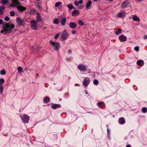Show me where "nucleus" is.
<instances>
[{
  "label": "nucleus",
  "instance_id": "1",
  "mask_svg": "<svg viewBox=\"0 0 147 147\" xmlns=\"http://www.w3.org/2000/svg\"><path fill=\"white\" fill-rule=\"evenodd\" d=\"M3 24L4 26L5 34L11 33L12 30V29L14 28L15 26L13 24H10L6 22H3Z\"/></svg>",
  "mask_w": 147,
  "mask_h": 147
},
{
  "label": "nucleus",
  "instance_id": "2",
  "mask_svg": "<svg viewBox=\"0 0 147 147\" xmlns=\"http://www.w3.org/2000/svg\"><path fill=\"white\" fill-rule=\"evenodd\" d=\"M12 3L11 6L14 7L17 6V9L20 11H22L26 10V8L21 5L18 6L19 4V2L17 0H12Z\"/></svg>",
  "mask_w": 147,
  "mask_h": 147
},
{
  "label": "nucleus",
  "instance_id": "3",
  "mask_svg": "<svg viewBox=\"0 0 147 147\" xmlns=\"http://www.w3.org/2000/svg\"><path fill=\"white\" fill-rule=\"evenodd\" d=\"M38 21L33 20L30 21L31 28L33 30H36L37 28V22Z\"/></svg>",
  "mask_w": 147,
  "mask_h": 147
},
{
  "label": "nucleus",
  "instance_id": "4",
  "mask_svg": "<svg viewBox=\"0 0 147 147\" xmlns=\"http://www.w3.org/2000/svg\"><path fill=\"white\" fill-rule=\"evenodd\" d=\"M50 43L54 47V50L57 51L59 49L60 45L59 43L52 41H50Z\"/></svg>",
  "mask_w": 147,
  "mask_h": 147
},
{
  "label": "nucleus",
  "instance_id": "5",
  "mask_svg": "<svg viewBox=\"0 0 147 147\" xmlns=\"http://www.w3.org/2000/svg\"><path fill=\"white\" fill-rule=\"evenodd\" d=\"M69 35L67 31L64 30L62 32L61 34V40H66L68 37Z\"/></svg>",
  "mask_w": 147,
  "mask_h": 147
},
{
  "label": "nucleus",
  "instance_id": "6",
  "mask_svg": "<svg viewBox=\"0 0 147 147\" xmlns=\"http://www.w3.org/2000/svg\"><path fill=\"white\" fill-rule=\"evenodd\" d=\"M20 117L23 123H28L29 118L28 116L24 115L22 116H20Z\"/></svg>",
  "mask_w": 147,
  "mask_h": 147
},
{
  "label": "nucleus",
  "instance_id": "7",
  "mask_svg": "<svg viewBox=\"0 0 147 147\" xmlns=\"http://www.w3.org/2000/svg\"><path fill=\"white\" fill-rule=\"evenodd\" d=\"M16 21L18 25L20 26H24L25 24L24 21V20L21 19L19 17L16 18Z\"/></svg>",
  "mask_w": 147,
  "mask_h": 147
},
{
  "label": "nucleus",
  "instance_id": "8",
  "mask_svg": "<svg viewBox=\"0 0 147 147\" xmlns=\"http://www.w3.org/2000/svg\"><path fill=\"white\" fill-rule=\"evenodd\" d=\"M77 67L80 71L85 72L87 71L85 66L83 64H79L78 65Z\"/></svg>",
  "mask_w": 147,
  "mask_h": 147
},
{
  "label": "nucleus",
  "instance_id": "9",
  "mask_svg": "<svg viewBox=\"0 0 147 147\" xmlns=\"http://www.w3.org/2000/svg\"><path fill=\"white\" fill-rule=\"evenodd\" d=\"M90 82L89 79L88 77H85L83 81V84L84 86H87L90 83Z\"/></svg>",
  "mask_w": 147,
  "mask_h": 147
},
{
  "label": "nucleus",
  "instance_id": "10",
  "mask_svg": "<svg viewBox=\"0 0 147 147\" xmlns=\"http://www.w3.org/2000/svg\"><path fill=\"white\" fill-rule=\"evenodd\" d=\"M126 16V13L125 11L119 12L117 15V16L120 18H123Z\"/></svg>",
  "mask_w": 147,
  "mask_h": 147
},
{
  "label": "nucleus",
  "instance_id": "11",
  "mask_svg": "<svg viewBox=\"0 0 147 147\" xmlns=\"http://www.w3.org/2000/svg\"><path fill=\"white\" fill-rule=\"evenodd\" d=\"M119 40L121 42H123L127 40V37L126 36L123 35H121L119 36Z\"/></svg>",
  "mask_w": 147,
  "mask_h": 147
},
{
  "label": "nucleus",
  "instance_id": "12",
  "mask_svg": "<svg viewBox=\"0 0 147 147\" xmlns=\"http://www.w3.org/2000/svg\"><path fill=\"white\" fill-rule=\"evenodd\" d=\"M61 105L60 104H52L51 105V108L53 109H55L61 107Z\"/></svg>",
  "mask_w": 147,
  "mask_h": 147
},
{
  "label": "nucleus",
  "instance_id": "13",
  "mask_svg": "<svg viewBox=\"0 0 147 147\" xmlns=\"http://www.w3.org/2000/svg\"><path fill=\"white\" fill-rule=\"evenodd\" d=\"M69 26L70 28L72 29H74L77 27V25L75 22H71L69 23Z\"/></svg>",
  "mask_w": 147,
  "mask_h": 147
},
{
  "label": "nucleus",
  "instance_id": "14",
  "mask_svg": "<svg viewBox=\"0 0 147 147\" xmlns=\"http://www.w3.org/2000/svg\"><path fill=\"white\" fill-rule=\"evenodd\" d=\"M128 4V2L127 1H125L123 2L122 4L121 7L122 8H125L126 7Z\"/></svg>",
  "mask_w": 147,
  "mask_h": 147
},
{
  "label": "nucleus",
  "instance_id": "15",
  "mask_svg": "<svg viewBox=\"0 0 147 147\" xmlns=\"http://www.w3.org/2000/svg\"><path fill=\"white\" fill-rule=\"evenodd\" d=\"M132 18L134 21L139 22L140 20L139 18L136 15H134L132 16Z\"/></svg>",
  "mask_w": 147,
  "mask_h": 147
},
{
  "label": "nucleus",
  "instance_id": "16",
  "mask_svg": "<svg viewBox=\"0 0 147 147\" xmlns=\"http://www.w3.org/2000/svg\"><path fill=\"white\" fill-rule=\"evenodd\" d=\"M118 121L119 123L121 124H124L125 122L124 119L122 117L119 118Z\"/></svg>",
  "mask_w": 147,
  "mask_h": 147
},
{
  "label": "nucleus",
  "instance_id": "17",
  "mask_svg": "<svg viewBox=\"0 0 147 147\" xmlns=\"http://www.w3.org/2000/svg\"><path fill=\"white\" fill-rule=\"evenodd\" d=\"M79 12L78 10H74L73 11L72 13V15L73 16H75L79 14Z\"/></svg>",
  "mask_w": 147,
  "mask_h": 147
},
{
  "label": "nucleus",
  "instance_id": "18",
  "mask_svg": "<svg viewBox=\"0 0 147 147\" xmlns=\"http://www.w3.org/2000/svg\"><path fill=\"white\" fill-rule=\"evenodd\" d=\"M4 5L0 6V14H2L3 13L4 10L5 9Z\"/></svg>",
  "mask_w": 147,
  "mask_h": 147
},
{
  "label": "nucleus",
  "instance_id": "19",
  "mask_svg": "<svg viewBox=\"0 0 147 147\" xmlns=\"http://www.w3.org/2000/svg\"><path fill=\"white\" fill-rule=\"evenodd\" d=\"M67 20L65 18H63L62 19L61 21V25L62 26H64L65 25V23L66 22Z\"/></svg>",
  "mask_w": 147,
  "mask_h": 147
},
{
  "label": "nucleus",
  "instance_id": "20",
  "mask_svg": "<svg viewBox=\"0 0 147 147\" xmlns=\"http://www.w3.org/2000/svg\"><path fill=\"white\" fill-rule=\"evenodd\" d=\"M92 3L91 1H88L86 6V9H88L91 5Z\"/></svg>",
  "mask_w": 147,
  "mask_h": 147
},
{
  "label": "nucleus",
  "instance_id": "21",
  "mask_svg": "<svg viewBox=\"0 0 147 147\" xmlns=\"http://www.w3.org/2000/svg\"><path fill=\"white\" fill-rule=\"evenodd\" d=\"M50 100L49 98L48 97H45L44 99V101L45 102H48Z\"/></svg>",
  "mask_w": 147,
  "mask_h": 147
},
{
  "label": "nucleus",
  "instance_id": "22",
  "mask_svg": "<svg viewBox=\"0 0 147 147\" xmlns=\"http://www.w3.org/2000/svg\"><path fill=\"white\" fill-rule=\"evenodd\" d=\"M53 23L54 24H59V21L57 18L54 19L53 21Z\"/></svg>",
  "mask_w": 147,
  "mask_h": 147
},
{
  "label": "nucleus",
  "instance_id": "23",
  "mask_svg": "<svg viewBox=\"0 0 147 147\" xmlns=\"http://www.w3.org/2000/svg\"><path fill=\"white\" fill-rule=\"evenodd\" d=\"M36 18L37 20H40L41 19V16H40V14L39 13H38L37 14V16H36Z\"/></svg>",
  "mask_w": 147,
  "mask_h": 147
},
{
  "label": "nucleus",
  "instance_id": "24",
  "mask_svg": "<svg viewBox=\"0 0 147 147\" xmlns=\"http://www.w3.org/2000/svg\"><path fill=\"white\" fill-rule=\"evenodd\" d=\"M0 74L1 75H4L6 74V72L5 70L2 69L0 71Z\"/></svg>",
  "mask_w": 147,
  "mask_h": 147
},
{
  "label": "nucleus",
  "instance_id": "25",
  "mask_svg": "<svg viewBox=\"0 0 147 147\" xmlns=\"http://www.w3.org/2000/svg\"><path fill=\"white\" fill-rule=\"evenodd\" d=\"M17 69L18 72L20 73H22L23 72L22 68L20 66L18 67Z\"/></svg>",
  "mask_w": 147,
  "mask_h": 147
},
{
  "label": "nucleus",
  "instance_id": "26",
  "mask_svg": "<svg viewBox=\"0 0 147 147\" xmlns=\"http://www.w3.org/2000/svg\"><path fill=\"white\" fill-rule=\"evenodd\" d=\"M143 61L142 60H138L137 61V64L138 65H140Z\"/></svg>",
  "mask_w": 147,
  "mask_h": 147
},
{
  "label": "nucleus",
  "instance_id": "27",
  "mask_svg": "<svg viewBox=\"0 0 147 147\" xmlns=\"http://www.w3.org/2000/svg\"><path fill=\"white\" fill-rule=\"evenodd\" d=\"M67 6L70 10L74 7L73 5H72L68 4L67 5Z\"/></svg>",
  "mask_w": 147,
  "mask_h": 147
},
{
  "label": "nucleus",
  "instance_id": "28",
  "mask_svg": "<svg viewBox=\"0 0 147 147\" xmlns=\"http://www.w3.org/2000/svg\"><path fill=\"white\" fill-rule=\"evenodd\" d=\"M61 3L60 2H56L55 5V7H57L59 6L60 5Z\"/></svg>",
  "mask_w": 147,
  "mask_h": 147
},
{
  "label": "nucleus",
  "instance_id": "29",
  "mask_svg": "<svg viewBox=\"0 0 147 147\" xmlns=\"http://www.w3.org/2000/svg\"><path fill=\"white\" fill-rule=\"evenodd\" d=\"M79 25L81 26H83L84 25V23L81 20H79L78 22Z\"/></svg>",
  "mask_w": 147,
  "mask_h": 147
},
{
  "label": "nucleus",
  "instance_id": "30",
  "mask_svg": "<svg viewBox=\"0 0 147 147\" xmlns=\"http://www.w3.org/2000/svg\"><path fill=\"white\" fill-rule=\"evenodd\" d=\"M9 2V0H1V3H8Z\"/></svg>",
  "mask_w": 147,
  "mask_h": 147
},
{
  "label": "nucleus",
  "instance_id": "31",
  "mask_svg": "<svg viewBox=\"0 0 147 147\" xmlns=\"http://www.w3.org/2000/svg\"><path fill=\"white\" fill-rule=\"evenodd\" d=\"M93 84L96 85H97L98 83V82L97 80L95 79L93 81Z\"/></svg>",
  "mask_w": 147,
  "mask_h": 147
},
{
  "label": "nucleus",
  "instance_id": "32",
  "mask_svg": "<svg viewBox=\"0 0 147 147\" xmlns=\"http://www.w3.org/2000/svg\"><path fill=\"white\" fill-rule=\"evenodd\" d=\"M142 111L144 113H145L147 111V108L146 107H143L142 109Z\"/></svg>",
  "mask_w": 147,
  "mask_h": 147
},
{
  "label": "nucleus",
  "instance_id": "33",
  "mask_svg": "<svg viewBox=\"0 0 147 147\" xmlns=\"http://www.w3.org/2000/svg\"><path fill=\"white\" fill-rule=\"evenodd\" d=\"M10 14L11 16H14L15 15V13L14 11H12L10 12Z\"/></svg>",
  "mask_w": 147,
  "mask_h": 147
},
{
  "label": "nucleus",
  "instance_id": "34",
  "mask_svg": "<svg viewBox=\"0 0 147 147\" xmlns=\"http://www.w3.org/2000/svg\"><path fill=\"white\" fill-rule=\"evenodd\" d=\"M139 47L138 46H137L134 48V50L138 52L139 51Z\"/></svg>",
  "mask_w": 147,
  "mask_h": 147
},
{
  "label": "nucleus",
  "instance_id": "35",
  "mask_svg": "<svg viewBox=\"0 0 147 147\" xmlns=\"http://www.w3.org/2000/svg\"><path fill=\"white\" fill-rule=\"evenodd\" d=\"M60 35V33H58L56 34L55 36V37H54L55 38V39H57L58 38V37Z\"/></svg>",
  "mask_w": 147,
  "mask_h": 147
},
{
  "label": "nucleus",
  "instance_id": "36",
  "mask_svg": "<svg viewBox=\"0 0 147 147\" xmlns=\"http://www.w3.org/2000/svg\"><path fill=\"white\" fill-rule=\"evenodd\" d=\"M4 80L3 79H0V84H3L4 83Z\"/></svg>",
  "mask_w": 147,
  "mask_h": 147
},
{
  "label": "nucleus",
  "instance_id": "37",
  "mask_svg": "<svg viewBox=\"0 0 147 147\" xmlns=\"http://www.w3.org/2000/svg\"><path fill=\"white\" fill-rule=\"evenodd\" d=\"M79 2L77 1H74V4L78 6L79 5Z\"/></svg>",
  "mask_w": 147,
  "mask_h": 147
},
{
  "label": "nucleus",
  "instance_id": "38",
  "mask_svg": "<svg viewBox=\"0 0 147 147\" xmlns=\"http://www.w3.org/2000/svg\"><path fill=\"white\" fill-rule=\"evenodd\" d=\"M4 19L6 21H8L9 20V18L8 17L6 16L5 17Z\"/></svg>",
  "mask_w": 147,
  "mask_h": 147
},
{
  "label": "nucleus",
  "instance_id": "39",
  "mask_svg": "<svg viewBox=\"0 0 147 147\" xmlns=\"http://www.w3.org/2000/svg\"><path fill=\"white\" fill-rule=\"evenodd\" d=\"M107 133L109 136L110 132V129L108 128L107 129Z\"/></svg>",
  "mask_w": 147,
  "mask_h": 147
},
{
  "label": "nucleus",
  "instance_id": "40",
  "mask_svg": "<svg viewBox=\"0 0 147 147\" xmlns=\"http://www.w3.org/2000/svg\"><path fill=\"white\" fill-rule=\"evenodd\" d=\"M37 5L38 8H40L41 7L40 4L39 3H37Z\"/></svg>",
  "mask_w": 147,
  "mask_h": 147
},
{
  "label": "nucleus",
  "instance_id": "41",
  "mask_svg": "<svg viewBox=\"0 0 147 147\" xmlns=\"http://www.w3.org/2000/svg\"><path fill=\"white\" fill-rule=\"evenodd\" d=\"M3 90V88L2 85H0V90Z\"/></svg>",
  "mask_w": 147,
  "mask_h": 147
},
{
  "label": "nucleus",
  "instance_id": "42",
  "mask_svg": "<svg viewBox=\"0 0 147 147\" xmlns=\"http://www.w3.org/2000/svg\"><path fill=\"white\" fill-rule=\"evenodd\" d=\"M102 102H99L97 103V105H98V106H100V105L101 104H102Z\"/></svg>",
  "mask_w": 147,
  "mask_h": 147
},
{
  "label": "nucleus",
  "instance_id": "43",
  "mask_svg": "<svg viewBox=\"0 0 147 147\" xmlns=\"http://www.w3.org/2000/svg\"><path fill=\"white\" fill-rule=\"evenodd\" d=\"M3 20L2 19H0V24H3Z\"/></svg>",
  "mask_w": 147,
  "mask_h": 147
},
{
  "label": "nucleus",
  "instance_id": "44",
  "mask_svg": "<svg viewBox=\"0 0 147 147\" xmlns=\"http://www.w3.org/2000/svg\"><path fill=\"white\" fill-rule=\"evenodd\" d=\"M79 4H82L83 3V0H80L79 1Z\"/></svg>",
  "mask_w": 147,
  "mask_h": 147
},
{
  "label": "nucleus",
  "instance_id": "45",
  "mask_svg": "<svg viewBox=\"0 0 147 147\" xmlns=\"http://www.w3.org/2000/svg\"><path fill=\"white\" fill-rule=\"evenodd\" d=\"M118 32L119 33H121V30L119 28L118 29Z\"/></svg>",
  "mask_w": 147,
  "mask_h": 147
},
{
  "label": "nucleus",
  "instance_id": "46",
  "mask_svg": "<svg viewBox=\"0 0 147 147\" xmlns=\"http://www.w3.org/2000/svg\"><path fill=\"white\" fill-rule=\"evenodd\" d=\"M76 31H71V33L73 34H74L76 33Z\"/></svg>",
  "mask_w": 147,
  "mask_h": 147
},
{
  "label": "nucleus",
  "instance_id": "47",
  "mask_svg": "<svg viewBox=\"0 0 147 147\" xmlns=\"http://www.w3.org/2000/svg\"><path fill=\"white\" fill-rule=\"evenodd\" d=\"M68 52L70 54L71 53V51L70 50H69L68 51Z\"/></svg>",
  "mask_w": 147,
  "mask_h": 147
},
{
  "label": "nucleus",
  "instance_id": "48",
  "mask_svg": "<svg viewBox=\"0 0 147 147\" xmlns=\"http://www.w3.org/2000/svg\"><path fill=\"white\" fill-rule=\"evenodd\" d=\"M136 1L138 2H140L141 1H144V0H136Z\"/></svg>",
  "mask_w": 147,
  "mask_h": 147
},
{
  "label": "nucleus",
  "instance_id": "49",
  "mask_svg": "<svg viewBox=\"0 0 147 147\" xmlns=\"http://www.w3.org/2000/svg\"><path fill=\"white\" fill-rule=\"evenodd\" d=\"M144 38L145 39H147V35H145L144 37Z\"/></svg>",
  "mask_w": 147,
  "mask_h": 147
},
{
  "label": "nucleus",
  "instance_id": "50",
  "mask_svg": "<svg viewBox=\"0 0 147 147\" xmlns=\"http://www.w3.org/2000/svg\"><path fill=\"white\" fill-rule=\"evenodd\" d=\"M3 90H0V92L1 94H2L3 93Z\"/></svg>",
  "mask_w": 147,
  "mask_h": 147
},
{
  "label": "nucleus",
  "instance_id": "51",
  "mask_svg": "<svg viewBox=\"0 0 147 147\" xmlns=\"http://www.w3.org/2000/svg\"><path fill=\"white\" fill-rule=\"evenodd\" d=\"M1 33H3V32H4V34H5V32H4V30H2L1 31Z\"/></svg>",
  "mask_w": 147,
  "mask_h": 147
},
{
  "label": "nucleus",
  "instance_id": "52",
  "mask_svg": "<svg viewBox=\"0 0 147 147\" xmlns=\"http://www.w3.org/2000/svg\"><path fill=\"white\" fill-rule=\"evenodd\" d=\"M126 147H131L129 145H127L126 146Z\"/></svg>",
  "mask_w": 147,
  "mask_h": 147
},
{
  "label": "nucleus",
  "instance_id": "53",
  "mask_svg": "<svg viewBox=\"0 0 147 147\" xmlns=\"http://www.w3.org/2000/svg\"><path fill=\"white\" fill-rule=\"evenodd\" d=\"M116 34L117 35H119V32H116Z\"/></svg>",
  "mask_w": 147,
  "mask_h": 147
},
{
  "label": "nucleus",
  "instance_id": "54",
  "mask_svg": "<svg viewBox=\"0 0 147 147\" xmlns=\"http://www.w3.org/2000/svg\"><path fill=\"white\" fill-rule=\"evenodd\" d=\"M106 0L107 1H112L113 0Z\"/></svg>",
  "mask_w": 147,
  "mask_h": 147
},
{
  "label": "nucleus",
  "instance_id": "55",
  "mask_svg": "<svg viewBox=\"0 0 147 147\" xmlns=\"http://www.w3.org/2000/svg\"><path fill=\"white\" fill-rule=\"evenodd\" d=\"M99 0H93V1H99Z\"/></svg>",
  "mask_w": 147,
  "mask_h": 147
},
{
  "label": "nucleus",
  "instance_id": "56",
  "mask_svg": "<svg viewBox=\"0 0 147 147\" xmlns=\"http://www.w3.org/2000/svg\"><path fill=\"white\" fill-rule=\"evenodd\" d=\"M86 94H87V92H86Z\"/></svg>",
  "mask_w": 147,
  "mask_h": 147
},
{
  "label": "nucleus",
  "instance_id": "57",
  "mask_svg": "<svg viewBox=\"0 0 147 147\" xmlns=\"http://www.w3.org/2000/svg\"><path fill=\"white\" fill-rule=\"evenodd\" d=\"M36 75L37 76H38V74H36Z\"/></svg>",
  "mask_w": 147,
  "mask_h": 147
},
{
  "label": "nucleus",
  "instance_id": "58",
  "mask_svg": "<svg viewBox=\"0 0 147 147\" xmlns=\"http://www.w3.org/2000/svg\"><path fill=\"white\" fill-rule=\"evenodd\" d=\"M40 0H37V1H39Z\"/></svg>",
  "mask_w": 147,
  "mask_h": 147
}]
</instances>
